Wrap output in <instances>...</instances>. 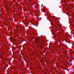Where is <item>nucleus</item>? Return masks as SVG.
<instances>
[{
	"label": "nucleus",
	"mask_w": 74,
	"mask_h": 74,
	"mask_svg": "<svg viewBox=\"0 0 74 74\" xmlns=\"http://www.w3.org/2000/svg\"><path fill=\"white\" fill-rule=\"evenodd\" d=\"M41 11H42V12L43 11V12H44V13H45V11H44V10H41Z\"/></svg>",
	"instance_id": "f257e3e1"
},
{
	"label": "nucleus",
	"mask_w": 74,
	"mask_h": 74,
	"mask_svg": "<svg viewBox=\"0 0 74 74\" xmlns=\"http://www.w3.org/2000/svg\"><path fill=\"white\" fill-rule=\"evenodd\" d=\"M42 42L43 43H45V40H42Z\"/></svg>",
	"instance_id": "f03ea898"
},
{
	"label": "nucleus",
	"mask_w": 74,
	"mask_h": 74,
	"mask_svg": "<svg viewBox=\"0 0 74 74\" xmlns=\"http://www.w3.org/2000/svg\"><path fill=\"white\" fill-rule=\"evenodd\" d=\"M40 47L42 49V48H43V47H41V46H40Z\"/></svg>",
	"instance_id": "7ed1b4c3"
},
{
	"label": "nucleus",
	"mask_w": 74,
	"mask_h": 74,
	"mask_svg": "<svg viewBox=\"0 0 74 74\" xmlns=\"http://www.w3.org/2000/svg\"><path fill=\"white\" fill-rule=\"evenodd\" d=\"M32 25H35V26H36V25H34V24H32Z\"/></svg>",
	"instance_id": "20e7f679"
},
{
	"label": "nucleus",
	"mask_w": 74,
	"mask_h": 74,
	"mask_svg": "<svg viewBox=\"0 0 74 74\" xmlns=\"http://www.w3.org/2000/svg\"><path fill=\"white\" fill-rule=\"evenodd\" d=\"M44 44H43L42 45V47H44Z\"/></svg>",
	"instance_id": "39448f33"
},
{
	"label": "nucleus",
	"mask_w": 74,
	"mask_h": 74,
	"mask_svg": "<svg viewBox=\"0 0 74 74\" xmlns=\"http://www.w3.org/2000/svg\"><path fill=\"white\" fill-rule=\"evenodd\" d=\"M57 20L58 21V19H57Z\"/></svg>",
	"instance_id": "423d86ee"
},
{
	"label": "nucleus",
	"mask_w": 74,
	"mask_h": 74,
	"mask_svg": "<svg viewBox=\"0 0 74 74\" xmlns=\"http://www.w3.org/2000/svg\"><path fill=\"white\" fill-rule=\"evenodd\" d=\"M24 11V12H25V11Z\"/></svg>",
	"instance_id": "0eeeda50"
}]
</instances>
